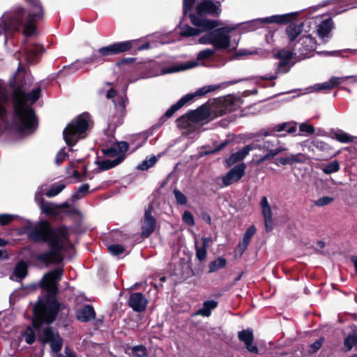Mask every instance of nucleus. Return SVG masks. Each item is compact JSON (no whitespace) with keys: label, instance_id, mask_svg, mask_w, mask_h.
I'll return each instance as SVG.
<instances>
[{"label":"nucleus","instance_id":"nucleus-1","mask_svg":"<svg viewBox=\"0 0 357 357\" xmlns=\"http://www.w3.org/2000/svg\"><path fill=\"white\" fill-rule=\"evenodd\" d=\"M63 270L57 268L46 274L42 281L41 287L48 296L45 300L39 299L33 307V328L27 327L21 334L20 339L27 344H32L36 340V333L38 340L50 344L52 351L59 352L62 347V339L58 332L49 326L56 317L61 308V305L54 298L57 291V282L61 280Z\"/></svg>","mask_w":357,"mask_h":357},{"label":"nucleus","instance_id":"nucleus-2","mask_svg":"<svg viewBox=\"0 0 357 357\" xmlns=\"http://www.w3.org/2000/svg\"><path fill=\"white\" fill-rule=\"evenodd\" d=\"M29 237L34 241L47 242L50 245L49 251L35 257L36 260L46 265L61 262L62 252L72 247L67 229L63 227L52 229L47 221L37 223L29 231Z\"/></svg>","mask_w":357,"mask_h":357},{"label":"nucleus","instance_id":"nucleus-3","mask_svg":"<svg viewBox=\"0 0 357 357\" xmlns=\"http://www.w3.org/2000/svg\"><path fill=\"white\" fill-rule=\"evenodd\" d=\"M237 26H225L213 31L207 32L199 37L198 41L200 44L211 45L214 49L207 48L200 51L197 55L198 60H204L213 56L216 50H225L231 52L235 50L238 44L239 39H233L234 31Z\"/></svg>","mask_w":357,"mask_h":357},{"label":"nucleus","instance_id":"nucleus-4","mask_svg":"<svg viewBox=\"0 0 357 357\" xmlns=\"http://www.w3.org/2000/svg\"><path fill=\"white\" fill-rule=\"evenodd\" d=\"M40 89L37 87L29 94L17 89L14 93L15 108L19 131L24 135L32 133L36 129V121L31 107L27 103H34L40 97Z\"/></svg>","mask_w":357,"mask_h":357},{"label":"nucleus","instance_id":"nucleus-5","mask_svg":"<svg viewBox=\"0 0 357 357\" xmlns=\"http://www.w3.org/2000/svg\"><path fill=\"white\" fill-rule=\"evenodd\" d=\"M90 117L83 114L73 119L63 130V137L68 146L75 145L79 139L85 137V132L89 126Z\"/></svg>","mask_w":357,"mask_h":357},{"label":"nucleus","instance_id":"nucleus-6","mask_svg":"<svg viewBox=\"0 0 357 357\" xmlns=\"http://www.w3.org/2000/svg\"><path fill=\"white\" fill-rule=\"evenodd\" d=\"M191 22L195 26H197L198 29L192 28L188 25L184 26L180 32L181 36H197L201 32L214 29L221 25V23L218 20H208L206 18L199 17L195 15L191 16Z\"/></svg>","mask_w":357,"mask_h":357},{"label":"nucleus","instance_id":"nucleus-7","mask_svg":"<svg viewBox=\"0 0 357 357\" xmlns=\"http://www.w3.org/2000/svg\"><path fill=\"white\" fill-rule=\"evenodd\" d=\"M29 3V11L26 20L23 33L25 36L33 35L36 31L34 22L41 19L43 15V9L38 0H26Z\"/></svg>","mask_w":357,"mask_h":357},{"label":"nucleus","instance_id":"nucleus-8","mask_svg":"<svg viewBox=\"0 0 357 357\" xmlns=\"http://www.w3.org/2000/svg\"><path fill=\"white\" fill-rule=\"evenodd\" d=\"M250 145H255L256 147L255 148V150L259 149L262 153L261 155H255L256 159H254L253 160L256 165H260L265 160H271L280 153L287 150V149L284 146H278L274 149L273 144L268 141L264 142H255L252 143Z\"/></svg>","mask_w":357,"mask_h":357},{"label":"nucleus","instance_id":"nucleus-9","mask_svg":"<svg viewBox=\"0 0 357 357\" xmlns=\"http://www.w3.org/2000/svg\"><path fill=\"white\" fill-rule=\"evenodd\" d=\"M24 14V8H18L14 13L3 15V25L0 26V34L3 31L11 33L17 31L22 24Z\"/></svg>","mask_w":357,"mask_h":357},{"label":"nucleus","instance_id":"nucleus-10","mask_svg":"<svg viewBox=\"0 0 357 357\" xmlns=\"http://www.w3.org/2000/svg\"><path fill=\"white\" fill-rule=\"evenodd\" d=\"M235 109L234 100L231 96L215 100L210 105L208 112L212 118L222 116Z\"/></svg>","mask_w":357,"mask_h":357},{"label":"nucleus","instance_id":"nucleus-11","mask_svg":"<svg viewBox=\"0 0 357 357\" xmlns=\"http://www.w3.org/2000/svg\"><path fill=\"white\" fill-rule=\"evenodd\" d=\"M316 47V41L310 35L303 36L294 45V50L298 52V59H303L309 56Z\"/></svg>","mask_w":357,"mask_h":357},{"label":"nucleus","instance_id":"nucleus-12","mask_svg":"<svg viewBox=\"0 0 357 357\" xmlns=\"http://www.w3.org/2000/svg\"><path fill=\"white\" fill-rule=\"evenodd\" d=\"M293 15L294 13H287L253 20L248 24V26L250 31H253L261 27L263 24L285 23L289 20L291 16Z\"/></svg>","mask_w":357,"mask_h":357},{"label":"nucleus","instance_id":"nucleus-13","mask_svg":"<svg viewBox=\"0 0 357 357\" xmlns=\"http://www.w3.org/2000/svg\"><path fill=\"white\" fill-rule=\"evenodd\" d=\"M43 51L44 48L43 46L31 43H24L21 49L24 59L29 63H34Z\"/></svg>","mask_w":357,"mask_h":357},{"label":"nucleus","instance_id":"nucleus-14","mask_svg":"<svg viewBox=\"0 0 357 357\" xmlns=\"http://www.w3.org/2000/svg\"><path fill=\"white\" fill-rule=\"evenodd\" d=\"M137 43V40H136L117 43L109 46L100 48L98 52L102 56L124 52L130 50L134 45H136Z\"/></svg>","mask_w":357,"mask_h":357},{"label":"nucleus","instance_id":"nucleus-15","mask_svg":"<svg viewBox=\"0 0 357 357\" xmlns=\"http://www.w3.org/2000/svg\"><path fill=\"white\" fill-rule=\"evenodd\" d=\"M245 165L241 164L233 167L225 176L222 177L224 185H229L231 183L239 181L244 175Z\"/></svg>","mask_w":357,"mask_h":357},{"label":"nucleus","instance_id":"nucleus-16","mask_svg":"<svg viewBox=\"0 0 357 357\" xmlns=\"http://www.w3.org/2000/svg\"><path fill=\"white\" fill-rule=\"evenodd\" d=\"M43 190L41 188L36 193L35 199L38 202L42 212L47 215H56L58 213L59 206L53 203L45 202L42 197Z\"/></svg>","mask_w":357,"mask_h":357},{"label":"nucleus","instance_id":"nucleus-17","mask_svg":"<svg viewBox=\"0 0 357 357\" xmlns=\"http://www.w3.org/2000/svg\"><path fill=\"white\" fill-rule=\"evenodd\" d=\"M349 78H352L354 82H357V78L354 77H333L327 82L316 84L312 88L314 91L331 90L335 86L341 84Z\"/></svg>","mask_w":357,"mask_h":357},{"label":"nucleus","instance_id":"nucleus-18","mask_svg":"<svg viewBox=\"0 0 357 357\" xmlns=\"http://www.w3.org/2000/svg\"><path fill=\"white\" fill-rule=\"evenodd\" d=\"M220 5L219 3H214L213 1L206 0L197 6V13L199 15L209 14L212 15H218L220 13Z\"/></svg>","mask_w":357,"mask_h":357},{"label":"nucleus","instance_id":"nucleus-19","mask_svg":"<svg viewBox=\"0 0 357 357\" xmlns=\"http://www.w3.org/2000/svg\"><path fill=\"white\" fill-rule=\"evenodd\" d=\"M147 299L141 293H133L128 300L129 306L135 312H142L146 309Z\"/></svg>","mask_w":357,"mask_h":357},{"label":"nucleus","instance_id":"nucleus-20","mask_svg":"<svg viewBox=\"0 0 357 357\" xmlns=\"http://www.w3.org/2000/svg\"><path fill=\"white\" fill-rule=\"evenodd\" d=\"M238 337L243 342L248 351L252 354H257L259 350L256 345L253 344L254 336L251 330H243L238 332Z\"/></svg>","mask_w":357,"mask_h":357},{"label":"nucleus","instance_id":"nucleus-21","mask_svg":"<svg viewBox=\"0 0 357 357\" xmlns=\"http://www.w3.org/2000/svg\"><path fill=\"white\" fill-rule=\"evenodd\" d=\"M256 229L254 226L250 227L243 234L242 241H241L235 250V257H241L250 242L252 237L255 234Z\"/></svg>","mask_w":357,"mask_h":357},{"label":"nucleus","instance_id":"nucleus-22","mask_svg":"<svg viewBox=\"0 0 357 357\" xmlns=\"http://www.w3.org/2000/svg\"><path fill=\"white\" fill-rule=\"evenodd\" d=\"M210 116L208 109L204 107H200L196 110L192 111L181 116V121L185 119H191L193 123L206 119Z\"/></svg>","mask_w":357,"mask_h":357},{"label":"nucleus","instance_id":"nucleus-23","mask_svg":"<svg viewBox=\"0 0 357 357\" xmlns=\"http://www.w3.org/2000/svg\"><path fill=\"white\" fill-rule=\"evenodd\" d=\"M308 159L306 155L298 153L290 154L286 157H282L277 159L275 164L282 165H292L296 163H304Z\"/></svg>","mask_w":357,"mask_h":357},{"label":"nucleus","instance_id":"nucleus-24","mask_svg":"<svg viewBox=\"0 0 357 357\" xmlns=\"http://www.w3.org/2000/svg\"><path fill=\"white\" fill-rule=\"evenodd\" d=\"M333 27V22L331 18L323 20L317 26V34L321 40L326 41L330 38V33Z\"/></svg>","mask_w":357,"mask_h":357},{"label":"nucleus","instance_id":"nucleus-25","mask_svg":"<svg viewBox=\"0 0 357 357\" xmlns=\"http://www.w3.org/2000/svg\"><path fill=\"white\" fill-rule=\"evenodd\" d=\"M255 145H248L244 146L242 149L239 150L235 153H233L227 160L228 166H231L234 163L243 160L251 151L255 150Z\"/></svg>","mask_w":357,"mask_h":357},{"label":"nucleus","instance_id":"nucleus-26","mask_svg":"<svg viewBox=\"0 0 357 357\" xmlns=\"http://www.w3.org/2000/svg\"><path fill=\"white\" fill-rule=\"evenodd\" d=\"M155 227V221L154 218L151 215V212L150 211H146L142 225V236L148 237L154 231Z\"/></svg>","mask_w":357,"mask_h":357},{"label":"nucleus","instance_id":"nucleus-27","mask_svg":"<svg viewBox=\"0 0 357 357\" xmlns=\"http://www.w3.org/2000/svg\"><path fill=\"white\" fill-rule=\"evenodd\" d=\"M202 246L199 247L198 245V243L195 241V250H196V257L200 261L206 259L207 256V248L208 246V243L211 241V238L204 237L202 238Z\"/></svg>","mask_w":357,"mask_h":357},{"label":"nucleus","instance_id":"nucleus-28","mask_svg":"<svg viewBox=\"0 0 357 357\" xmlns=\"http://www.w3.org/2000/svg\"><path fill=\"white\" fill-rule=\"evenodd\" d=\"M193 99L192 95H185L182 97L176 103L173 105L165 114L163 118H170L173 114L185 105L188 102Z\"/></svg>","mask_w":357,"mask_h":357},{"label":"nucleus","instance_id":"nucleus-29","mask_svg":"<svg viewBox=\"0 0 357 357\" xmlns=\"http://www.w3.org/2000/svg\"><path fill=\"white\" fill-rule=\"evenodd\" d=\"M303 29V24L300 23L298 24H291L286 28L285 32L288 37V39L293 42L298 36L301 34Z\"/></svg>","mask_w":357,"mask_h":357},{"label":"nucleus","instance_id":"nucleus-30","mask_svg":"<svg viewBox=\"0 0 357 357\" xmlns=\"http://www.w3.org/2000/svg\"><path fill=\"white\" fill-rule=\"evenodd\" d=\"M77 318L82 321H89L95 318V312L90 305H86L77 312Z\"/></svg>","mask_w":357,"mask_h":357},{"label":"nucleus","instance_id":"nucleus-31","mask_svg":"<svg viewBox=\"0 0 357 357\" xmlns=\"http://www.w3.org/2000/svg\"><path fill=\"white\" fill-rule=\"evenodd\" d=\"M128 149V144L126 142H121L115 144L110 149H108L105 151V153L110 155L115 156L119 155V156H121L123 158L122 154L125 153Z\"/></svg>","mask_w":357,"mask_h":357},{"label":"nucleus","instance_id":"nucleus-32","mask_svg":"<svg viewBox=\"0 0 357 357\" xmlns=\"http://www.w3.org/2000/svg\"><path fill=\"white\" fill-rule=\"evenodd\" d=\"M27 273V266L22 261L17 264L15 268L14 273L10 275V278L12 280L20 281L22 280Z\"/></svg>","mask_w":357,"mask_h":357},{"label":"nucleus","instance_id":"nucleus-33","mask_svg":"<svg viewBox=\"0 0 357 357\" xmlns=\"http://www.w3.org/2000/svg\"><path fill=\"white\" fill-rule=\"evenodd\" d=\"M197 66L195 62H188L185 64L175 65L170 67L164 68L162 70V74L173 73L181 70L192 68Z\"/></svg>","mask_w":357,"mask_h":357},{"label":"nucleus","instance_id":"nucleus-34","mask_svg":"<svg viewBox=\"0 0 357 357\" xmlns=\"http://www.w3.org/2000/svg\"><path fill=\"white\" fill-rule=\"evenodd\" d=\"M332 138L341 143H349L354 140V137L343 130H337L332 132Z\"/></svg>","mask_w":357,"mask_h":357},{"label":"nucleus","instance_id":"nucleus-35","mask_svg":"<svg viewBox=\"0 0 357 357\" xmlns=\"http://www.w3.org/2000/svg\"><path fill=\"white\" fill-rule=\"evenodd\" d=\"M218 303L215 301H205L203 307L197 312L196 314L208 317L211 315V310L215 309Z\"/></svg>","mask_w":357,"mask_h":357},{"label":"nucleus","instance_id":"nucleus-36","mask_svg":"<svg viewBox=\"0 0 357 357\" xmlns=\"http://www.w3.org/2000/svg\"><path fill=\"white\" fill-rule=\"evenodd\" d=\"M289 69L290 66L289 65V63L287 61H282L280 62V63L278 64L277 70L274 75L264 77L263 79L269 80L275 79L278 77L279 74L286 73L289 70Z\"/></svg>","mask_w":357,"mask_h":357},{"label":"nucleus","instance_id":"nucleus-37","mask_svg":"<svg viewBox=\"0 0 357 357\" xmlns=\"http://www.w3.org/2000/svg\"><path fill=\"white\" fill-rule=\"evenodd\" d=\"M227 260L223 257H218L212 261L208 265V273H214L226 266Z\"/></svg>","mask_w":357,"mask_h":357},{"label":"nucleus","instance_id":"nucleus-38","mask_svg":"<svg viewBox=\"0 0 357 357\" xmlns=\"http://www.w3.org/2000/svg\"><path fill=\"white\" fill-rule=\"evenodd\" d=\"M296 56L298 57V52L294 49L292 51L288 50H280L275 54V57L284 61H287Z\"/></svg>","mask_w":357,"mask_h":357},{"label":"nucleus","instance_id":"nucleus-39","mask_svg":"<svg viewBox=\"0 0 357 357\" xmlns=\"http://www.w3.org/2000/svg\"><path fill=\"white\" fill-rule=\"evenodd\" d=\"M260 207L264 218L272 217L271 207L266 197H262L260 202Z\"/></svg>","mask_w":357,"mask_h":357},{"label":"nucleus","instance_id":"nucleus-40","mask_svg":"<svg viewBox=\"0 0 357 357\" xmlns=\"http://www.w3.org/2000/svg\"><path fill=\"white\" fill-rule=\"evenodd\" d=\"M123 158L121 156H118L117 158L111 160H106L100 163L99 167L101 170H106L109 169L111 168L114 167L115 166L118 165L122 160Z\"/></svg>","mask_w":357,"mask_h":357},{"label":"nucleus","instance_id":"nucleus-41","mask_svg":"<svg viewBox=\"0 0 357 357\" xmlns=\"http://www.w3.org/2000/svg\"><path fill=\"white\" fill-rule=\"evenodd\" d=\"M357 344V336L355 334L349 335L344 340V349L345 351H349Z\"/></svg>","mask_w":357,"mask_h":357},{"label":"nucleus","instance_id":"nucleus-42","mask_svg":"<svg viewBox=\"0 0 357 357\" xmlns=\"http://www.w3.org/2000/svg\"><path fill=\"white\" fill-rule=\"evenodd\" d=\"M218 88L219 86L216 85L205 86L202 88L198 89L194 93H189L188 95H192L193 98L195 96H201L213 91Z\"/></svg>","mask_w":357,"mask_h":357},{"label":"nucleus","instance_id":"nucleus-43","mask_svg":"<svg viewBox=\"0 0 357 357\" xmlns=\"http://www.w3.org/2000/svg\"><path fill=\"white\" fill-rule=\"evenodd\" d=\"M340 169V165L337 161H333L332 162L326 165L322 168L324 173L330 174L338 172Z\"/></svg>","mask_w":357,"mask_h":357},{"label":"nucleus","instance_id":"nucleus-44","mask_svg":"<svg viewBox=\"0 0 357 357\" xmlns=\"http://www.w3.org/2000/svg\"><path fill=\"white\" fill-rule=\"evenodd\" d=\"M65 188V184L58 183L52 185L51 189L46 192L48 197H53L59 194Z\"/></svg>","mask_w":357,"mask_h":357},{"label":"nucleus","instance_id":"nucleus-45","mask_svg":"<svg viewBox=\"0 0 357 357\" xmlns=\"http://www.w3.org/2000/svg\"><path fill=\"white\" fill-rule=\"evenodd\" d=\"M107 249L109 252L114 256L122 254L125 251V248L123 246L118 244H113L108 245Z\"/></svg>","mask_w":357,"mask_h":357},{"label":"nucleus","instance_id":"nucleus-46","mask_svg":"<svg viewBox=\"0 0 357 357\" xmlns=\"http://www.w3.org/2000/svg\"><path fill=\"white\" fill-rule=\"evenodd\" d=\"M157 161V158L155 156L151 157L149 160H144L139 166L138 169L142 170H146L152 167Z\"/></svg>","mask_w":357,"mask_h":357},{"label":"nucleus","instance_id":"nucleus-47","mask_svg":"<svg viewBox=\"0 0 357 357\" xmlns=\"http://www.w3.org/2000/svg\"><path fill=\"white\" fill-rule=\"evenodd\" d=\"M174 195L176 200L177 204L181 205H185L187 203V198L185 195L180 190L175 189L174 190Z\"/></svg>","mask_w":357,"mask_h":357},{"label":"nucleus","instance_id":"nucleus-48","mask_svg":"<svg viewBox=\"0 0 357 357\" xmlns=\"http://www.w3.org/2000/svg\"><path fill=\"white\" fill-rule=\"evenodd\" d=\"M132 354L137 357H146V349L144 346H136L132 349Z\"/></svg>","mask_w":357,"mask_h":357},{"label":"nucleus","instance_id":"nucleus-49","mask_svg":"<svg viewBox=\"0 0 357 357\" xmlns=\"http://www.w3.org/2000/svg\"><path fill=\"white\" fill-rule=\"evenodd\" d=\"M182 218L188 225L193 226L195 225L194 217L190 212L185 211L183 214Z\"/></svg>","mask_w":357,"mask_h":357},{"label":"nucleus","instance_id":"nucleus-50","mask_svg":"<svg viewBox=\"0 0 357 357\" xmlns=\"http://www.w3.org/2000/svg\"><path fill=\"white\" fill-rule=\"evenodd\" d=\"M299 130L301 132H307L310 135L313 134L315 131L314 127L312 125L307 123H301L299 126Z\"/></svg>","mask_w":357,"mask_h":357},{"label":"nucleus","instance_id":"nucleus-51","mask_svg":"<svg viewBox=\"0 0 357 357\" xmlns=\"http://www.w3.org/2000/svg\"><path fill=\"white\" fill-rule=\"evenodd\" d=\"M89 189V185L88 184H84V185H81L78 188V190L74 194L73 197L75 199H79L80 198L79 195L80 194H82V195L86 194L88 192Z\"/></svg>","mask_w":357,"mask_h":357},{"label":"nucleus","instance_id":"nucleus-52","mask_svg":"<svg viewBox=\"0 0 357 357\" xmlns=\"http://www.w3.org/2000/svg\"><path fill=\"white\" fill-rule=\"evenodd\" d=\"M67 153L65 151V149H61L59 152L58 153L56 154V163L57 165H59L61 164V162H63L66 158H67Z\"/></svg>","mask_w":357,"mask_h":357},{"label":"nucleus","instance_id":"nucleus-53","mask_svg":"<svg viewBox=\"0 0 357 357\" xmlns=\"http://www.w3.org/2000/svg\"><path fill=\"white\" fill-rule=\"evenodd\" d=\"M13 218L14 215L9 214H1L0 215V225H6L12 222Z\"/></svg>","mask_w":357,"mask_h":357},{"label":"nucleus","instance_id":"nucleus-54","mask_svg":"<svg viewBox=\"0 0 357 357\" xmlns=\"http://www.w3.org/2000/svg\"><path fill=\"white\" fill-rule=\"evenodd\" d=\"M181 119V116L177 119V124L178 126L183 128H187L192 126L193 122H192L191 119H185L182 121L180 120Z\"/></svg>","mask_w":357,"mask_h":357},{"label":"nucleus","instance_id":"nucleus-55","mask_svg":"<svg viewBox=\"0 0 357 357\" xmlns=\"http://www.w3.org/2000/svg\"><path fill=\"white\" fill-rule=\"evenodd\" d=\"M313 145L321 151H326L328 149V146L326 143L321 140H314Z\"/></svg>","mask_w":357,"mask_h":357},{"label":"nucleus","instance_id":"nucleus-56","mask_svg":"<svg viewBox=\"0 0 357 357\" xmlns=\"http://www.w3.org/2000/svg\"><path fill=\"white\" fill-rule=\"evenodd\" d=\"M324 342V338H319L310 345V349L312 352L317 351L321 347Z\"/></svg>","mask_w":357,"mask_h":357},{"label":"nucleus","instance_id":"nucleus-57","mask_svg":"<svg viewBox=\"0 0 357 357\" xmlns=\"http://www.w3.org/2000/svg\"><path fill=\"white\" fill-rule=\"evenodd\" d=\"M333 201V199L329 197H324L322 198H320L319 199L317 202H316V204L317 206H325V205H327L328 204H330L331 202Z\"/></svg>","mask_w":357,"mask_h":357},{"label":"nucleus","instance_id":"nucleus-58","mask_svg":"<svg viewBox=\"0 0 357 357\" xmlns=\"http://www.w3.org/2000/svg\"><path fill=\"white\" fill-rule=\"evenodd\" d=\"M264 219L266 231H271L273 228V222L272 217L265 218Z\"/></svg>","mask_w":357,"mask_h":357},{"label":"nucleus","instance_id":"nucleus-59","mask_svg":"<svg viewBox=\"0 0 357 357\" xmlns=\"http://www.w3.org/2000/svg\"><path fill=\"white\" fill-rule=\"evenodd\" d=\"M194 2L195 0H183V10L185 13H187L191 9Z\"/></svg>","mask_w":357,"mask_h":357},{"label":"nucleus","instance_id":"nucleus-60","mask_svg":"<svg viewBox=\"0 0 357 357\" xmlns=\"http://www.w3.org/2000/svg\"><path fill=\"white\" fill-rule=\"evenodd\" d=\"M0 99L1 100H7L6 89L1 82H0Z\"/></svg>","mask_w":357,"mask_h":357},{"label":"nucleus","instance_id":"nucleus-61","mask_svg":"<svg viewBox=\"0 0 357 357\" xmlns=\"http://www.w3.org/2000/svg\"><path fill=\"white\" fill-rule=\"evenodd\" d=\"M287 126H288V124L286 123L279 124L274 128L273 130L277 131V132L283 131L287 128Z\"/></svg>","mask_w":357,"mask_h":357},{"label":"nucleus","instance_id":"nucleus-62","mask_svg":"<svg viewBox=\"0 0 357 357\" xmlns=\"http://www.w3.org/2000/svg\"><path fill=\"white\" fill-rule=\"evenodd\" d=\"M116 91L114 90V89H110L109 91H108L107 95H106V97L107 98H112L113 97H114L116 96Z\"/></svg>","mask_w":357,"mask_h":357},{"label":"nucleus","instance_id":"nucleus-63","mask_svg":"<svg viewBox=\"0 0 357 357\" xmlns=\"http://www.w3.org/2000/svg\"><path fill=\"white\" fill-rule=\"evenodd\" d=\"M6 100L0 99V116H2L6 112L5 108L3 106V104Z\"/></svg>","mask_w":357,"mask_h":357},{"label":"nucleus","instance_id":"nucleus-64","mask_svg":"<svg viewBox=\"0 0 357 357\" xmlns=\"http://www.w3.org/2000/svg\"><path fill=\"white\" fill-rule=\"evenodd\" d=\"M8 255L6 250H0V259H8Z\"/></svg>","mask_w":357,"mask_h":357}]
</instances>
